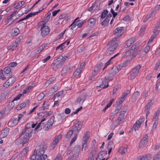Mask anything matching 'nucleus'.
I'll list each match as a JSON object with an SVG mask.
<instances>
[{"instance_id": "55", "label": "nucleus", "mask_w": 160, "mask_h": 160, "mask_svg": "<svg viewBox=\"0 0 160 160\" xmlns=\"http://www.w3.org/2000/svg\"><path fill=\"white\" fill-rule=\"evenodd\" d=\"M152 103L151 102V101L150 102H149L147 104V105L145 107V109L146 110L149 109L152 106Z\"/></svg>"}, {"instance_id": "3", "label": "nucleus", "mask_w": 160, "mask_h": 160, "mask_svg": "<svg viewBox=\"0 0 160 160\" xmlns=\"http://www.w3.org/2000/svg\"><path fill=\"white\" fill-rule=\"evenodd\" d=\"M47 145L44 144H41L38 146L36 147L34 151V153L36 154V155H42L43 154L47 148Z\"/></svg>"}, {"instance_id": "42", "label": "nucleus", "mask_w": 160, "mask_h": 160, "mask_svg": "<svg viewBox=\"0 0 160 160\" xmlns=\"http://www.w3.org/2000/svg\"><path fill=\"white\" fill-rule=\"evenodd\" d=\"M44 93L42 92L38 95L37 97V100L38 101L41 100L44 97Z\"/></svg>"}, {"instance_id": "21", "label": "nucleus", "mask_w": 160, "mask_h": 160, "mask_svg": "<svg viewBox=\"0 0 160 160\" xmlns=\"http://www.w3.org/2000/svg\"><path fill=\"white\" fill-rule=\"evenodd\" d=\"M20 32V31L18 28H13L11 30V35L14 36L18 35Z\"/></svg>"}, {"instance_id": "54", "label": "nucleus", "mask_w": 160, "mask_h": 160, "mask_svg": "<svg viewBox=\"0 0 160 160\" xmlns=\"http://www.w3.org/2000/svg\"><path fill=\"white\" fill-rule=\"evenodd\" d=\"M73 131L71 130H69L66 135V137L67 138H69L73 134Z\"/></svg>"}, {"instance_id": "35", "label": "nucleus", "mask_w": 160, "mask_h": 160, "mask_svg": "<svg viewBox=\"0 0 160 160\" xmlns=\"http://www.w3.org/2000/svg\"><path fill=\"white\" fill-rule=\"evenodd\" d=\"M155 14V13H154V11L152 12L151 13L149 14V15H148L146 16L145 18L143 20V22H146L152 16V15H154Z\"/></svg>"}, {"instance_id": "36", "label": "nucleus", "mask_w": 160, "mask_h": 160, "mask_svg": "<svg viewBox=\"0 0 160 160\" xmlns=\"http://www.w3.org/2000/svg\"><path fill=\"white\" fill-rule=\"evenodd\" d=\"M29 101L28 100H25L23 103H22L20 104L21 107L22 108H24L26 106H28L29 104Z\"/></svg>"}, {"instance_id": "60", "label": "nucleus", "mask_w": 160, "mask_h": 160, "mask_svg": "<svg viewBox=\"0 0 160 160\" xmlns=\"http://www.w3.org/2000/svg\"><path fill=\"white\" fill-rule=\"evenodd\" d=\"M42 114L41 116H43V118H45H45L48 117V116H49V115H48V112H42L41 113Z\"/></svg>"}, {"instance_id": "47", "label": "nucleus", "mask_w": 160, "mask_h": 160, "mask_svg": "<svg viewBox=\"0 0 160 160\" xmlns=\"http://www.w3.org/2000/svg\"><path fill=\"white\" fill-rule=\"evenodd\" d=\"M159 113L160 111L158 110H156L153 118L154 119H159L158 118V117L159 115Z\"/></svg>"}, {"instance_id": "20", "label": "nucleus", "mask_w": 160, "mask_h": 160, "mask_svg": "<svg viewBox=\"0 0 160 160\" xmlns=\"http://www.w3.org/2000/svg\"><path fill=\"white\" fill-rule=\"evenodd\" d=\"M140 93L139 92L137 91L134 92L132 96V99L133 102H135L138 98Z\"/></svg>"}, {"instance_id": "25", "label": "nucleus", "mask_w": 160, "mask_h": 160, "mask_svg": "<svg viewBox=\"0 0 160 160\" xmlns=\"http://www.w3.org/2000/svg\"><path fill=\"white\" fill-rule=\"evenodd\" d=\"M43 9V8L42 10H39V11L37 12H31L28 14L24 18L26 20L28 19L29 18L32 17V16L35 15L36 14L38 13L40 11H42Z\"/></svg>"}, {"instance_id": "49", "label": "nucleus", "mask_w": 160, "mask_h": 160, "mask_svg": "<svg viewBox=\"0 0 160 160\" xmlns=\"http://www.w3.org/2000/svg\"><path fill=\"white\" fill-rule=\"evenodd\" d=\"M55 79V78L54 77L50 78L49 79L47 80L46 82V84H51L52 82L54 81Z\"/></svg>"}, {"instance_id": "43", "label": "nucleus", "mask_w": 160, "mask_h": 160, "mask_svg": "<svg viewBox=\"0 0 160 160\" xmlns=\"http://www.w3.org/2000/svg\"><path fill=\"white\" fill-rule=\"evenodd\" d=\"M108 11L107 9L104 10L101 14V18H103L107 14Z\"/></svg>"}, {"instance_id": "10", "label": "nucleus", "mask_w": 160, "mask_h": 160, "mask_svg": "<svg viewBox=\"0 0 160 160\" xmlns=\"http://www.w3.org/2000/svg\"><path fill=\"white\" fill-rule=\"evenodd\" d=\"M80 151V147L79 146L77 145L72 149V155L75 158H77L78 156L79 152Z\"/></svg>"}, {"instance_id": "37", "label": "nucleus", "mask_w": 160, "mask_h": 160, "mask_svg": "<svg viewBox=\"0 0 160 160\" xmlns=\"http://www.w3.org/2000/svg\"><path fill=\"white\" fill-rule=\"evenodd\" d=\"M112 144V142H109L108 143V147L107 148V149L108 150V154H110L112 151V148L110 146V145H111Z\"/></svg>"}, {"instance_id": "7", "label": "nucleus", "mask_w": 160, "mask_h": 160, "mask_svg": "<svg viewBox=\"0 0 160 160\" xmlns=\"http://www.w3.org/2000/svg\"><path fill=\"white\" fill-rule=\"evenodd\" d=\"M120 70V69L118 68L116 66H113L110 70L108 72L107 74L109 76V77L112 78L114 75L117 73Z\"/></svg>"}, {"instance_id": "63", "label": "nucleus", "mask_w": 160, "mask_h": 160, "mask_svg": "<svg viewBox=\"0 0 160 160\" xmlns=\"http://www.w3.org/2000/svg\"><path fill=\"white\" fill-rule=\"evenodd\" d=\"M150 47L149 46H147L143 49V51L147 53L150 49Z\"/></svg>"}, {"instance_id": "6", "label": "nucleus", "mask_w": 160, "mask_h": 160, "mask_svg": "<svg viewBox=\"0 0 160 160\" xmlns=\"http://www.w3.org/2000/svg\"><path fill=\"white\" fill-rule=\"evenodd\" d=\"M87 96V94L86 93H83L75 101L76 104H82Z\"/></svg>"}, {"instance_id": "48", "label": "nucleus", "mask_w": 160, "mask_h": 160, "mask_svg": "<svg viewBox=\"0 0 160 160\" xmlns=\"http://www.w3.org/2000/svg\"><path fill=\"white\" fill-rule=\"evenodd\" d=\"M81 70L80 69H77L76 71L74 72L73 75L74 77L78 75L80 73Z\"/></svg>"}, {"instance_id": "11", "label": "nucleus", "mask_w": 160, "mask_h": 160, "mask_svg": "<svg viewBox=\"0 0 160 160\" xmlns=\"http://www.w3.org/2000/svg\"><path fill=\"white\" fill-rule=\"evenodd\" d=\"M118 46V44L117 43H115L111 47H110L108 48L106 52L105 53L106 55L108 56L112 53L115 50Z\"/></svg>"}, {"instance_id": "58", "label": "nucleus", "mask_w": 160, "mask_h": 160, "mask_svg": "<svg viewBox=\"0 0 160 160\" xmlns=\"http://www.w3.org/2000/svg\"><path fill=\"white\" fill-rule=\"evenodd\" d=\"M116 104L117 105V106L115 109L118 110V111H119L122 107V105H121L122 104H119V102H118V100L116 102Z\"/></svg>"}, {"instance_id": "40", "label": "nucleus", "mask_w": 160, "mask_h": 160, "mask_svg": "<svg viewBox=\"0 0 160 160\" xmlns=\"http://www.w3.org/2000/svg\"><path fill=\"white\" fill-rule=\"evenodd\" d=\"M148 141H143L141 140L139 144V147L140 148H142L145 146L147 144Z\"/></svg>"}, {"instance_id": "62", "label": "nucleus", "mask_w": 160, "mask_h": 160, "mask_svg": "<svg viewBox=\"0 0 160 160\" xmlns=\"http://www.w3.org/2000/svg\"><path fill=\"white\" fill-rule=\"evenodd\" d=\"M63 94V92L62 91H59L58 92L56 93L54 95V97H59L60 96H61Z\"/></svg>"}, {"instance_id": "61", "label": "nucleus", "mask_w": 160, "mask_h": 160, "mask_svg": "<svg viewBox=\"0 0 160 160\" xmlns=\"http://www.w3.org/2000/svg\"><path fill=\"white\" fill-rule=\"evenodd\" d=\"M94 21L95 20L94 18H92L89 20L88 22L89 23L90 26H92L94 25Z\"/></svg>"}, {"instance_id": "27", "label": "nucleus", "mask_w": 160, "mask_h": 160, "mask_svg": "<svg viewBox=\"0 0 160 160\" xmlns=\"http://www.w3.org/2000/svg\"><path fill=\"white\" fill-rule=\"evenodd\" d=\"M16 43L13 42L9 46H7V48L8 50L12 49V51L13 50L18 47V46H16Z\"/></svg>"}, {"instance_id": "64", "label": "nucleus", "mask_w": 160, "mask_h": 160, "mask_svg": "<svg viewBox=\"0 0 160 160\" xmlns=\"http://www.w3.org/2000/svg\"><path fill=\"white\" fill-rule=\"evenodd\" d=\"M54 160H62V158L61 154H58Z\"/></svg>"}, {"instance_id": "8", "label": "nucleus", "mask_w": 160, "mask_h": 160, "mask_svg": "<svg viewBox=\"0 0 160 160\" xmlns=\"http://www.w3.org/2000/svg\"><path fill=\"white\" fill-rule=\"evenodd\" d=\"M15 77L12 76L9 78L3 84V86L6 88L12 85L15 81Z\"/></svg>"}, {"instance_id": "59", "label": "nucleus", "mask_w": 160, "mask_h": 160, "mask_svg": "<svg viewBox=\"0 0 160 160\" xmlns=\"http://www.w3.org/2000/svg\"><path fill=\"white\" fill-rule=\"evenodd\" d=\"M75 136L73 137V138L72 139L71 141L70 142V146H71V144L75 141L77 138V134L75 133V134H74Z\"/></svg>"}, {"instance_id": "32", "label": "nucleus", "mask_w": 160, "mask_h": 160, "mask_svg": "<svg viewBox=\"0 0 160 160\" xmlns=\"http://www.w3.org/2000/svg\"><path fill=\"white\" fill-rule=\"evenodd\" d=\"M54 116H52V117L48 120L47 122L50 126H52L54 121Z\"/></svg>"}, {"instance_id": "12", "label": "nucleus", "mask_w": 160, "mask_h": 160, "mask_svg": "<svg viewBox=\"0 0 160 160\" xmlns=\"http://www.w3.org/2000/svg\"><path fill=\"white\" fill-rule=\"evenodd\" d=\"M107 154V151H103L100 152L98 154V157L96 158V159L97 160L98 158L100 160H105L106 156Z\"/></svg>"}, {"instance_id": "33", "label": "nucleus", "mask_w": 160, "mask_h": 160, "mask_svg": "<svg viewBox=\"0 0 160 160\" xmlns=\"http://www.w3.org/2000/svg\"><path fill=\"white\" fill-rule=\"evenodd\" d=\"M140 124L138 122H138L136 121L135 123L134 124L133 127L132 129H133L135 131H136V130H138V128L140 127Z\"/></svg>"}, {"instance_id": "45", "label": "nucleus", "mask_w": 160, "mask_h": 160, "mask_svg": "<svg viewBox=\"0 0 160 160\" xmlns=\"http://www.w3.org/2000/svg\"><path fill=\"white\" fill-rule=\"evenodd\" d=\"M109 21V20L108 19L106 18V19L101 22V24L103 26H106L108 24Z\"/></svg>"}, {"instance_id": "44", "label": "nucleus", "mask_w": 160, "mask_h": 160, "mask_svg": "<svg viewBox=\"0 0 160 160\" xmlns=\"http://www.w3.org/2000/svg\"><path fill=\"white\" fill-rule=\"evenodd\" d=\"M6 115L5 110L3 109L0 111V119L2 118Z\"/></svg>"}, {"instance_id": "9", "label": "nucleus", "mask_w": 160, "mask_h": 160, "mask_svg": "<svg viewBox=\"0 0 160 160\" xmlns=\"http://www.w3.org/2000/svg\"><path fill=\"white\" fill-rule=\"evenodd\" d=\"M130 93V91L127 90L124 91L122 93V96L118 99V102H119V104H121L125 100L127 95Z\"/></svg>"}, {"instance_id": "15", "label": "nucleus", "mask_w": 160, "mask_h": 160, "mask_svg": "<svg viewBox=\"0 0 160 160\" xmlns=\"http://www.w3.org/2000/svg\"><path fill=\"white\" fill-rule=\"evenodd\" d=\"M4 73L5 76L7 77V78L11 76L12 73L11 72V69L10 67H5L4 69Z\"/></svg>"}, {"instance_id": "28", "label": "nucleus", "mask_w": 160, "mask_h": 160, "mask_svg": "<svg viewBox=\"0 0 160 160\" xmlns=\"http://www.w3.org/2000/svg\"><path fill=\"white\" fill-rule=\"evenodd\" d=\"M45 118H43L41 121V122L38 124L37 126L35 128V130H37L38 129H39L40 130L42 128V127H43V123H42V122L45 120Z\"/></svg>"}, {"instance_id": "4", "label": "nucleus", "mask_w": 160, "mask_h": 160, "mask_svg": "<svg viewBox=\"0 0 160 160\" xmlns=\"http://www.w3.org/2000/svg\"><path fill=\"white\" fill-rule=\"evenodd\" d=\"M112 79H111V77H109V76L107 74V75L104 77V79L98 81V83H99L100 85L98 86H97L98 87H100L102 88H106L108 87L109 85L108 83L107 85H106V84L108 83L109 81L112 80Z\"/></svg>"}, {"instance_id": "53", "label": "nucleus", "mask_w": 160, "mask_h": 160, "mask_svg": "<svg viewBox=\"0 0 160 160\" xmlns=\"http://www.w3.org/2000/svg\"><path fill=\"white\" fill-rule=\"evenodd\" d=\"M51 127V126H50V125H49V124L47 123L44 126H43V128L45 130H48Z\"/></svg>"}, {"instance_id": "46", "label": "nucleus", "mask_w": 160, "mask_h": 160, "mask_svg": "<svg viewBox=\"0 0 160 160\" xmlns=\"http://www.w3.org/2000/svg\"><path fill=\"white\" fill-rule=\"evenodd\" d=\"M127 150V148H121L119 149L118 150V152L121 154V155L123 154Z\"/></svg>"}, {"instance_id": "29", "label": "nucleus", "mask_w": 160, "mask_h": 160, "mask_svg": "<svg viewBox=\"0 0 160 160\" xmlns=\"http://www.w3.org/2000/svg\"><path fill=\"white\" fill-rule=\"evenodd\" d=\"M137 75L133 73L132 71H131L129 74L128 77V78L129 79L132 80L134 79Z\"/></svg>"}, {"instance_id": "16", "label": "nucleus", "mask_w": 160, "mask_h": 160, "mask_svg": "<svg viewBox=\"0 0 160 160\" xmlns=\"http://www.w3.org/2000/svg\"><path fill=\"white\" fill-rule=\"evenodd\" d=\"M81 126L78 123L75 124L72 127V129L71 130L72 131L74 132V133L78 132L81 129Z\"/></svg>"}, {"instance_id": "24", "label": "nucleus", "mask_w": 160, "mask_h": 160, "mask_svg": "<svg viewBox=\"0 0 160 160\" xmlns=\"http://www.w3.org/2000/svg\"><path fill=\"white\" fill-rule=\"evenodd\" d=\"M37 158L36 160H45L48 157L46 154L39 155H36Z\"/></svg>"}, {"instance_id": "17", "label": "nucleus", "mask_w": 160, "mask_h": 160, "mask_svg": "<svg viewBox=\"0 0 160 160\" xmlns=\"http://www.w3.org/2000/svg\"><path fill=\"white\" fill-rule=\"evenodd\" d=\"M124 27H118L115 29L113 33L115 36H119L120 35V37L122 35V34H120L122 31L124 29Z\"/></svg>"}, {"instance_id": "39", "label": "nucleus", "mask_w": 160, "mask_h": 160, "mask_svg": "<svg viewBox=\"0 0 160 160\" xmlns=\"http://www.w3.org/2000/svg\"><path fill=\"white\" fill-rule=\"evenodd\" d=\"M103 64L102 62H100L99 64L96 66L94 68V69L95 71H97L100 69L101 67L102 66Z\"/></svg>"}, {"instance_id": "23", "label": "nucleus", "mask_w": 160, "mask_h": 160, "mask_svg": "<svg viewBox=\"0 0 160 160\" xmlns=\"http://www.w3.org/2000/svg\"><path fill=\"white\" fill-rule=\"evenodd\" d=\"M70 43V41L69 40H66V41L64 42L61 44L59 45L56 48V50H58L60 49L61 50H62L63 48L62 47V46L63 44H66L67 45H68Z\"/></svg>"}, {"instance_id": "51", "label": "nucleus", "mask_w": 160, "mask_h": 160, "mask_svg": "<svg viewBox=\"0 0 160 160\" xmlns=\"http://www.w3.org/2000/svg\"><path fill=\"white\" fill-rule=\"evenodd\" d=\"M160 157V152H158L153 157V160H159Z\"/></svg>"}, {"instance_id": "34", "label": "nucleus", "mask_w": 160, "mask_h": 160, "mask_svg": "<svg viewBox=\"0 0 160 160\" xmlns=\"http://www.w3.org/2000/svg\"><path fill=\"white\" fill-rule=\"evenodd\" d=\"M159 119H156L153 118L152 122H154V123L152 127V128L156 129L157 125L158 124V122Z\"/></svg>"}, {"instance_id": "14", "label": "nucleus", "mask_w": 160, "mask_h": 160, "mask_svg": "<svg viewBox=\"0 0 160 160\" xmlns=\"http://www.w3.org/2000/svg\"><path fill=\"white\" fill-rule=\"evenodd\" d=\"M125 112V111H121L120 112L119 116L117 120V121H118V122L116 125L119 124L120 122H121L122 121H123L124 119V116Z\"/></svg>"}, {"instance_id": "52", "label": "nucleus", "mask_w": 160, "mask_h": 160, "mask_svg": "<svg viewBox=\"0 0 160 160\" xmlns=\"http://www.w3.org/2000/svg\"><path fill=\"white\" fill-rule=\"evenodd\" d=\"M77 26V22H73L72 24L69 26V27L71 28V29L73 30V28H74Z\"/></svg>"}, {"instance_id": "50", "label": "nucleus", "mask_w": 160, "mask_h": 160, "mask_svg": "<svg viewBox=\"0 0 160 160\" xmlns=\"http://www.w3.org/2000/svg\"><path fill=\"white\" fill-rule=\"evenodd\" d=\"M28 147H26L22 150V151L21 153L22 156H24L25 154H27V152L28 150Z\"/></svg>"}, {"instance_id": "30", "label": "nucleus", "mask_w": 160, "mask_h": 160, "mask_svg": "<svg viewBox=\"0 0 160 160\" xmlns=\"http://www.w3.org/2000/svg\"><path fill=\"white\" fill-rule=\"evenodd\" d=\"M70 68L69 66H67L66 68H64L61 71V75L63 76L67 72V71Z\"/></svg>"}, {"instance_id": "18", "label": "nucleus", "mask_w": 160, "mask_h": 160, "mask_svg": "<svg viewBox=\"0 0 160 160\" xmlns=\"http://www.w3.org/2000/svg\"><path fill=\"white\" fill-rule=\"evenodd\" d=\"M135 38H132L128 39L126 42V45L125 47L127 48L131 46V44H132L135 41Z\"/></svg>"}, {"instance_id": "1", "label": "nucleus", "mask_w": 160, "mask_h": 160, "mask_svg": "<svg viewBox=\"0 0 160 160\" xmlns=\"http://www.w3.org/2000/svg\"><path fill=\"white\" fill-rule=\"evenodd\" d=\"M31 124L28 123L27 124L25 129L22 130V132L20 134V137L23 135L27 131L25 135L23 136V138L20 141L21 144L24 145L29 140L31 136V132L33 131L32 129L30 128Z\"/></svg>"}, {"instance_id": "22", "label": "nucleus", "mask_w": 160, "mask_h": 160, "mask_svg": "<svg viewBox=\"0 0 160 160\" xmlns=\"http://www.w3.org/2000/svg\"><path fill=\"white\" fill-rule=\"evenodd\" d=\"M88 138L89 136L88 135L87 133L86 132L84 134L83 137L82 143H83L84 144H87Z\"/></svg>"}, {"instance_id": "2", "label": "nucleus", "mask_w": 160, "mask_h": 160, "mask_svg": "<svg viewBox=\"0 0 160 160\" xmlns=\"http://www.w3.org/2000/svg\"><path fill=\"white\" fill-rule=\"evenodd\" d=\"M46 22L43 21L39 22L38 24L39 28H40L41 35L44 37L47 35L50 32L49 28L46 26Z\"/></svg>"}, {"instance_id": "13", "label": "nucleus", "mask_w": 160, "mask_h": 160, "mask_svg": "<svg viewBox=\"0 0 160 160\" xmlns=\"http://www.w3.org/2000/svg\"><path fill=\"white\" fill-rule=\"evenodd\" d=\"M9 129L6 128L2 130L0 133V138H3L6 137L9 133Z\"/></svg>"}, {"instance_id": "38", "label": "nucleus", "mask_w": 160, "mask_h": 160, "mask_svg": "<svg viewBox=\"0 0 160 160\" xmlns=\"http://www.w3.org/2000/svg\"><path fill=\"white\" fill-rule=\"evenodd\" d=\"M6 78H7V77L3 73L2 70H1L0 71V79L2 80H4L6 79Z\"/></svg>"}, {"instance_id": "5", "label": "nucleus", "mask_w": 160, "mask_h": 160, "mask_svg": "<svg viewBox=\"0 0 160 160\" xmlns=\"http://www.w3.org/2000/svg\"><path fill=\"white\" fill-rule=\"evenodd\" d=\"M96 141L95 140H93L92 143V147L91 148L92 149L91 153L90 155V156L88 160H93L95 156L96 152L97 151V148L95 146L96 144Z\"/></svg>"}, {"instance_id": "19", "label": "nucleus", "mask_w": 160, "mask_h": 160, "mask_svg": "<svg viewBox=\"0 0 160 160\" xmlns=\"http://www.w3.org/2000/svg\"><path fill=\"white\" fill-rule=\"evenodd\" d=\"M141 67V66L140 65H138L136 66L135 67L132 68L131 71L133 73L137 75H138L139 71Z\"/></svg>"}, {"instance_id": "31", "label": "nucleus", "mask_w": 160, "mask_h": 160, "mask_svg": "<svg viewBox=\"0 0 160 160\" xmlns=\"http://www.w3.org/2000/svg\"><path fill=\"white\" fill-rule=\"evenodd\" d=\"M120 37V35L119 36H115V37L113 38L112 40L110 41L108 44V45L110 46L113 42L115 41Z\"/></svg>"}, {"instance_id": "57", "label": "nucleus", "mask_w": 160, "mask_h": 160, "mask_svg": "<svg viewBox=\"0 0 160 160\" xmlns=\"http://www.w3.org/2000/svg\"><path fill=\"white\" fill-rule=\"evenodd\" d=\"M23 95V94L21 93L19 94L17 96H16L14 98L13 100V101H14L18 100L20 98V97L22 96Z\"/></svg>"}, {"instance_id": "56", "label": "nucleus", "mask_w": 160, "mask_h": 160, "mask_svg": "<svg viewBox=\"0 0 160 160\" xmlns=\"http://www.w3.org/2000/svg\"><path fill=\"white\" fill-rule=\"evenodd\" d=\"M145 29V27H142L141 28L139 32V34L141 36H142Z\"/></svg>"}, {"instance_id": "26", "label": "nucleus", "mask_w": 160, "mask_h": 160, "mask_svg": "<svg viewBox=\"0 0 160 160\" xmlns=\"http://www.w3.org/2000/svg\"><path fill=\"white\" fill-rule=\"evenodd\" d=\"M46 45V44H42L39 48H37L35 50L36 53H38L41 52L45 48Z\"/></svg>"}, {"instance_id": "41", "label": "nucleus", "mask_w": 160, "mask_h": 160, "mask_svg": "<svg viewBox=\"0 0 160 160\" xmlns=\"http://www.w3.org/2000/svg\"><path fill=\"white\" fill-rule=\"evenodd\" d=\"M58 139H56V138L52 142L51 144V146L53 149L55 147L57 143L59 142V141Z\"/></svg>"}]
</instances>
